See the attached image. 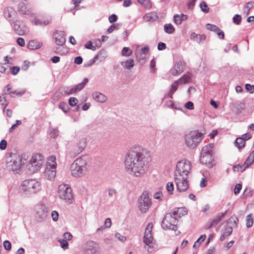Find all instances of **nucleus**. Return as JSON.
Returning <instances> with one entry per match:
<instances>
[{"mask_svg": "<svg viewBox=\"0 0 254 254\" xmlns=\"http://www.w3.org/2000/svg\"><path fill=\"white\" fill-rule=\"evenodd\" d=\"M109 21L110 23H114L117 21L118 17L115 14H112L109 17Z\"/></svg>", "mask_w": 254, "mask_h": 254, "instance_id": "nucleus-61", "label": "nucleus"}, {"mask_svg": "<svg viewBox=\"0 0 254 254\" xmlns=\"http://www.w3.org/2000/svg\"><path fill=\"white\" fill-rule=\"evenodd\" d=\"M11 89V86L10 84L7 85L6 86H5L4 88L3 89V92L5 94H10V97H14L15 96H22L24 92V91H20V92H17L16 91H10V89Z\"/></svg>", "mask_w": 254, "mask_h": 254, "instance_id": "nucleus-22", "label": "nucleus"}, {"mask_svg": "<svg viewBox=\"0 0 254 254\" xmlns=\"http://www.w3.org/2000/svg\"><path fill=\"white\" fill-rule=\"evenodd\" d=\"M36 217L39 221L45 220L49 214V210L44 205L40 204L35 208Z\"/></svg>", "mask_w": 254, "mask_h": 254, "instance_id": "nucleus-12", "label": "nucleus"}, {"mask_svg": "<svg viewBox=\"0 0 254 254\" xmlns=\"http://www.w3.org/2000/svg\"><path fill=\"white\" fill-rule=\"evenodd\" d=\"M152 205V201L148 193L143 192L139 197L138 201V208L142 213L147 212Z\"/></svg>", "mask_w": 254, "mask_h": 254, "instance_id": "nucleus-10", "label": "nucleus"}, {"mask_svg": "<svg viewBox=\"0 0 254 254\" xmlns=\"http://www.w3.org/2000/svg\"><path fill=\"white\" fill-rule=\"evenodd\" d=\"M245 89L250 93H253L254 92V85H251L249 83L246 84Z\"/></svg>", "mask_w": 254, "mask_h": 254, "instance_id": "nucleus-53", "label": "nucleus"}, {"mask_svg": "<svg viewBox=\"0 0 254 254\" xmlns=\"http://www.w3.org/2000/svg\"><path fill=\"white\" fill-rule=\"evenodd\" d=\"M200 7L201 10L205 13H207L209 11V8L208 7L207 3L204 1H202L200 3Z\"/></svg>", "mask_w": 254, "mask_h": 254, "instance_id": "nucleus-46", "label": "nucleus"}, {"mask_svg": "<svg viewBox=\"0 0 254 254\" xmlns=\"http://www.w3.org/2000/svg\"><path fill=\"white\" fill-rule=\"evenodd\" d=\"M88 82V79L87 78H85L82 82L78 84L77 85H76L74 87H72L70 89L65 90L64 91V93L67 95H70V94L76 93L78 92V91L81 90L85 87V86L87 84Z\"/></svg>", "mask_w": 254, "mask_h": 254, "instance_id": "nucleus-19", "label": "nucleus"}, {"mask_svg": "<svg viewBox=\"0 0 254 254\" xmlns=\"http://www.w3.org/2000/svg\"><path fill=\"white\" fill-rule=\"evenodd\" d=\"M164 29L165 32L168 34H172L175 31V28L174 26L170 23L165 24L164 26Z\"/></svg>", "mask_w": 254, "mask_h": 254, "instance_id": "nucleus-38", "label": "nucleus"}, {"mask_svg": "<svg viewBox=\"0 0 254 254\" xmlns=\"http://www.w3.org/2000/svg\"><path fill=\"white\" fill-rule=\"evenodd\" d=\"M254 162V150L249 155L246 160L245 161L244 165L245 168L249 167Z\"/></svg>", "mask_w": 254, "mask_h": 254, "instance_id": "nucleus-35", "label": "nucleus"}, {"mask_svg": "<svg viewBox=\"0 0 254 254\" xmlns=\"http://www.w3.org/2000/svg\"><path fill=\"white\" fill-rule=\"evenodd\" d=\"M58 241L61 244V248H63L64 250H66L68 248V243L67 241H66V240L60 239L58 240Z\"/></svg>", "mask_w": 254, "mask_h": 254, "instance_id": "nucleus-45", "label": "nucleus"}, {"mask_svg": "<svg viewBox=\"0 0 254 254\" xmlns=\"http://www.w3.org/2000/svg\"><path fill=\"white\" fill-rule=\"evenodd\" d=\"M107 52L104 50H101L99 53L94 57V61L96 62L99 60L100 62L104 61L107 57Z\"/></svg>", "mask_w": 254, "mask_h": 254, "instance_id": "nucleus-34", "label": "nucleus"}, {"mask_svg": "<svg viewBox=\"0 0 254 254\" xmlns=\"http://www.w3.org/2000/svg\"><path fill=\"white\" fill-rule=\"evenodd\" d=\"M22 159L20 156L16 154H13L6 158V165L7 168L15 173H18V171L22 166Z\"/></svg>", "mask_w": 254, "mask_h": 254, "instance_id": "nucleus-7", "label": "nucleus"}, {"mask_svg": "<svg viewBox=\"0 0 254 254\" xmlns=\"http://www.w3.org/2000/svg\"><path fill=\"white\" fill-rule=\"evenodd\" d=\"M132 54V51L127 47H124L122 51V54L124 56L128 57Z\"/></svg>", "mask_w": 254, "mask_h": 254, "instance_id": "nucleus-48", "label": "nucleus"}, {"mask_svg": "<svg viewBox=\"0 0 254 254\" xmlns=\"http://www.w3.org/2000/svg\"><path fill=\"white\" fill-rule=\"evenodd\" d=\"M17 12L12 7H6L3 11L4 16L6 18H10L15 16Z\"/></svg>", "mask_w": 254, "mask_h": 254, "instance_id": "nucleus-26", "label": "nucleus"}, {"mask_svg": "<svg viewBox=\"0 0 254 254\" xmlns=\"http://www.w3.org/2000/svg\"><path fill=\"white\" fill-rule=\"evenodd\" d=\"M58 194L59 197L69 204L72 202L73 194L72 190L69 185L62 184L58 187Z\"/></svg>", "mask_w": 254, "mask_h": 254, "instance_id": "nucleus-8", "label": "nucleus"}, {"mask_svg": "<svg viewBox=\"0 0 254 254\" xmlns=\"http://www.w3.org/2000/svg\"><path fill=\"white\" fill-rule=\"evenodd\" d=\"M13 27L15 32L18 35H24L28 31V27L22 21L16 20L13 23Z\"/></svg>", "mask_w": 254, "mask_h": 254, "instance_id": "nucleus-13", "label": "nucleus"}, {"mask_svg": "<svg viewBox=\"0 0 254 254\" xmlns=\"http://www.w3.org/2000/svg\"><path fill=\"white\" fill-rule=\"evenodd\" d=\"M166 190L170 194H172L173 193V191L174 190V187L173 182H168L167 184Z\"/></svg>", "mask_w": 254, "mask_h": 254, "instance_id": "nucleus-47", "label": "nucleus"}, {"mask_svg": "<svg viewBox=\"0 0 254 254\" xmlns=\"http://www.w3.org/2000/svg\"><path fill=\"white\" fill-rule=\"evenodd\" d=\"M233 21L236 25H240L242 21V16L240 14H235L233 17Z\"/></svg>", "mask_w": 254, "mask_h": 254, "instance_id": "nucleus-43", "label": "nucleus"}, {"mask_svg": "<svg viewBox=\"0 0 254 254\" xmlns=\"http://www.w3.org/2000/svg\"><path fill=\"white\" fill-rule=\"evenodd\" d=\"M238 219L237 217H231L227 220V224L222 229V234L220 237L221 241H224L228 236H230L233 231V227H237Z\"/></svg>", "mask_w": 254, "mask_h": 254, "instance_id": "nucleus-9", "label": "nucleus"}, {"mask_svg": "<svg viewBox=\"0 0 254 254\" xmlns=\"http://www.w3.org/2000/svg\"><path fill=\"white\" fill-rule=\"evenodd\" d=\"M87 162L82 157L76 159L71 165V175L73 177H78L85 174L87 171Z\"/></svg>", "mask_w": 254, "mask_h": 254, "instance_id": "nucleus-4", "label": "nucleus"}, {"mask_svg": "<svg viewBox=\"0 0 254 254\" xmlns=\"http://www.w3.org/2000/svg\"><path fill=\"white\" fill-rule=\"evenodd\" d=\"M21 121L19 120H17L16 121V123L10 127L9 129V132H12L13 130L15 129V128L21 124Z\"/></svg>", "mask_w": 254, "mask_h": 254, "instance_id": "nucleus-54", "label": "nucleus"}, {"mask_svg": "<svg viewBox=\"0 0 254 254\" xmlns=\"http://www.w3.org/2000/svg\"><path fill=\"white\" fill-rule=\"evenodd\" d=\"M59 107L65 113H66L69 111V108L66 102H61L59 105Z\"/></svg>", "mask_w": 254, "mask_h": 254, "instance_id": "nucleus-40", "label": "nucleus"}, {"mask_svg": "<svg viewBox=\"0 0 254 254\" xmlns=\"http://www.w3.org/2000/svg\"><path fill=\"white\" fill-rule=\"evenodd\" d=\"M78 102V100L75 97H70L68 100L69 105L71 107L75 106Z\"/></svg>", "mask_w": 254, "mask_h": 254, "instance_id": "nucleus-50", "label": "nucleus"}, {"mask_svg": "<svg viewBox=\"0 0 254 254\" xmlns=\"http://www.w3.org/2000/svg\"><path fill=\"white\" fill-rule=\"evenodd\" d=\"M178 219L172 212L167 213L162 221L161 226L164 230L176 231L178 229Z\"/></svg>", "mask_w": 254, "mask_h": 254, "instance_id": "nucleus-6", "label": "nucleus"}, {"mask_svg": "<svg viewBox=\"0 0 254 254\" xmlns=\"http://www.w3.org/2000/svg\"><path fill=\"white\" fill-rule=\"evenodd\" d=\"M244 165H235L233 167V170L235 172H238V171H241V172H243L246 168H243V167H244Z\"/></svg>", "mask_w": 254, "mask_h": 254, "instance_id": "nucleus-56", "label": "nucleus"}, {"mask_svg": "<svg viewBox=\"0 0 254 254\" xmlns=\"http://www.w3.org/2000/svg\"><path fill=\"white\" fill-rule=\"evenodd\" d=\"M153 224L149 223L147 225L144 233L143 242L144 244L149 248L153 247L154 238L152 236Z\"/></svg>", "mask_w": 254, "mask_h": 254, "instance_id": "nucleus-11", "label": "nucleus"}, {"mask_svg": "<svg viewBox=\"0 0 254 254\" xmlns=\"http://www.w3.org/2000/svg\"><path fill=\"white\" fill-rule=\"evenodd\" d=\"M18 11L21 14L28 15L31 13L29 9H27L25 3L23 2H20L18 6Z\"/></svg>", "mask_w": 254, "mask_h": 254, "instance_id": "nucleus-27", "label": "nucleus"}, {"mask_svg": "<svg viewBox=\"0 0 254 254\" xmlns=\"http://www.w3.org/2000/svg\"><path fill=\"white\" fill-rule=\"evenodd\" d=\"M172 212L179 219L183 216L186 215L188 211L186 208L178 207L174 208Z\"/></svg>", "mask_w": 254, "mask_h": 254, "instance_id": "nucleus-25", "label": "nucleus"}, {"mask_svg": "<svg viewBox=\"0 0 254 254\" xmlns=\"http://www.w3.org/2000/svg\"><path fill=\"white\" fill-rule=\"evenodd\" d=\"M205 38L206 36L204 34L200 35L192 32L190 35V39L198 44H200L202 41H204Z\"/></svg>", "mask_w": 254, "mask_h": 254, "instance_id": "nucleus-24", "label": "nucleus"}, {"mask_svg": "<svg viewBox=\"0 0 254 254\" xmlns=\"http://www.w3.org/2000/svg\"><path fill=\"white\" fill-rule=\"evenodd\" d=\"M115 237L118 239L119 241L123 242L126 240V237L124 236H122L119 233H116L115 235Z\"/></svg>", "mask_w": 254, "mask_h": 254, "instance_id": "nucleus-62", "label": "nucleus"}, {"mask_svg": "<svg viewBox=\"0 0 254 254\" xmlns=\"http://www.w3.org/2000/svg\"><path fill=\"white\" fill-rule=\"evenodd\" d=\"M206 28L207 30L215 32L218 31V30L219 29V28L216 25L209 23L206 25Z\"/></svg>", "mask_w": 254, "mask_h": 254, "instance_id": "nucleus-41", "label": "nucleus"}, {"mask_svg": "<svg viewBox=\"0 0 254 254\" xmlns=\"http://www.w3.org/2000/svg\"><path fill=\"white\" fill-rule=\"evenodd\" d=\"M206 238V235L205 234L201 235L199 238L193 244V247L194 248H198L200 245L201 242L204 241Z\"/></svg>", "mask_w": 254, "mask_h": 254, "instance_id": "nucleus-39", "label": "nucleus"}, {"mask_svg": "<svg viewBox=\"0 0 254 254\" xmlns=\"http://www.w3.org/2000/svg\"><path fill=\"white\" fill-rule=\"evenodd\" d=\"M86 146V139L85 138L80 139L76 145L74 147L71 153L74 156H76L81 153Z\"/></svg>", "mask_w": 254, "mask_h": 254, "instance_id": "nucleus-16", "label": "nucleus"}, {"mask_svg": "<svg viewBox=\"0 0 254 254\" xmlns=\"http://www.w3.org/2000/svg\"><path fill=\"white\" fill-rule=\"evenodd\" d=\"M200 162L206 165L208 168H212L213 165L212 162L213 161V154H204L200 155Z\"/></svg>", "mask_w": 254, "mask_h": 254, "instance_id": "nucleus-20", "label": "nucleus"}, {"mask_svg": "<svg viewBox=\"0 0 254 254\" xmlns=\"http://www.w3.org/2000/svg\"><path fill=\"white\" fill-rule=\"evenodd\" d=\"M55 165H50V166L47 165V167L45 171V175L49 180H52L55 178L56 174V167Z\"/></svg>", "mask_w": 254, "mask_h": 254, "instance_id": "nucleus-21", "label": "nucleus"}, {"mask_svg": "<svg viewBox=\"0 0 254 254\" xmlns=\"http://www.w3.org/2000/svg\"><path fill=\"white\" fill-rule=\"evenodd\" d=\"M43 156L40 153L33 155L30 160V164L35 170H39L43 165Z\"/></svg>", "mask_w": 254, "mask_h": 254, "instance_id": "nucleus-14", "label": "nucleus"}, {"mask_svg": "<svg viewBox=\"0 0 254 254\" xmlns=\"http://www.w3.org/2000/svg\"><path fill=\"white\" fill-rule=\"evenodd\" d=\"M254 6V2H248L245 5L244 8L245 9H247L248 13L250 9Z\"/></svg>", "mask_w": 254, "mask_h": 254, "instance_id": "nucleus-63", "label": "nucleus"}, {"mask_svg": "<svg viewBox=\"0 0 254 254\" xmlns=\"http://www.w3.org/2000/svg\"><path fill=\"white\" fill-rule=\"evenodd\" d=\"M92 96L96 101L100 103H104L107 100V97L104 94L97 91L93 92Z\"/></svg>", "mask_w": 254, "mask_h": 254, "instance_id": "nucleus-23", "label": "nucleus"}, {"mask_svg": "<svg viewBox=\"0 0 254 254\" xmlns=\"http://www.w3.org/2000/svg\"><path fill=\"white\" fill-rule=\"evenodd\" d=\"M227 210L223 213H218L210 222L213 224V226L217 225L225 216Z\"/></svg>", "mask_w": 254, "mask_h": 254, "instance_id": "nucleus-32", "label": "nucleus"}, {"mask_svg": "<svg viewBox=\"0 0 254 254\" xmlns=\"http://www.w3.org/2000/svg\"><path fill=\"white\" fill-rule=\"evenodd\" d=\"M53 38L55 43L59 46H63L64 45L66 39L65 33L63 31L56 30L53 33Z\"/></svg>", "mask_w": 254, "mask_h": 254, "instance_id": "nucleus-15", "label": "nucleus"}, {"mask_svg": "<svg viewBox=\"0 0 254 254\" xmlns=\"http://www.w3.org/2000/svg\"><path fill=\"white\" fill-rule=\"evenodd\" d=\"M40 190L39 182L34 179L23 181L20 186V190L25 194L35 193Z\"/></svg>", "mask_w": 254, "mask_h": 254, "instance_id": "nucleus-5", "label": "nucleus"}, {"mask_svg": "<svg viewBox=\"0 0 254 254\" xmlns=\"http://www.w3.org/2000/svg\"><path fill=\"white\" fill-rule=\"evenodd\" d=\"M213 144H209L204 147L201 149L200 155L205 154H213Z\"/></svg>", "mask_w": 254, "mask_h": 254, "instance_id": "nucleus-29", "label": "nucleus"}, {"mask_svg": "<svg viewBox=\"0 0 254 254\" xmlns=\"http://www.w3.org/2000/svg\"><path fill=\"white\" fill-rule=\"evenodd\" d=\"M56 158L55 156H51L48 158L49 162L47 163V165L50 166V165H55V167H57V163L56 162Z\"/></svg>", "mask_w": 254, "mask_h": 254, "instance_id": "nucleus-49", "label": "nucleus"}, {"mask_svg": "<svg viewBox=\"0 0 254 254\" xmlns=\"http://www.w3.org/2000/svg\"><path fill=\"white\" fill-rule=\"evenodd\" d=\"M203 138V134L198 131H191L184 136L185 144L190 149H195Z\"/></svg>", "mask_w": 254, "mask_h": 254, "instance_id": "nucleus-3", "label": "nucleus"}, {"mask_svg": "<svg viewBox=\"0 0 254 254\" xmlns=\"http://www.w3.org/2000/svg\"><path fill=\"white\" fill-rule=\"evenodd\" d=\"M246 221V225L248 228H250L253 226L254 221L252 214H249L247 216Z\"/></svg>", "mask_w": 254, "mask_h": 254, "instance_id": "nucleus-42", "label": "nucleus"}, {"mask_svg": "<svg viewBox=\"0 0 254 254\" xmlns=\"http://www.w3.org/2000/svg\"><path fill=\"white\" fill-rule=\"evenodd\" d=\"M185 66V62L180 61L176 62L174 66L170 69V73L174 76L180 74L184 71Z\"/></svg>", "mask_w": 254, "mask_h": 254, "instance_id": "nucleus-17", "label": "nucleus"}, {"mask_svg": "<svg viewBox=\"0 0 254 254\" xmlns=\"http://www.w3.org/2000/svg\"><path fill=\"white\" fill-rule=\"evenodd\" d=\"M121 64L125 68L130 69L134 65V61L132 59H129L125 62H122Z\"/></svg>", "mask_w": 254, "mask_h": 254, "instance_id": "nucleus-37", "label": "nucleus"}, {"mask_svg": "<svg viewBox=\"0 0 254 254\" xmlns=\"http://www.w3.org/2000/svg\"><path fill=\"white\" fill-rule=\"evenodd\" d=\"M181 84L180 82L178 81V80H176L172 83L171 85V88L168 94V97L170 98H173V95L175 92V91L177 90L179 85Z\"/></svg>", "mask_w": 254, "mask_h": 254, "instance_id": "nucleus-30", "label": "nucleus"}, {"mask_svg": "<svg viewBox=\"0 0 254 254\" xmlns=\"http://www.w3.org/2000/svg\"><path fill=\"white\" fill-rule=\"evenodd\" d=\"M85 47L86 49H90L92 51H95L96 50V47L92 45V42L90 41H88L87 44L85 45Z\"/></svg>", "mask_w": 254, "mask_h": 254, "instance_id": "nucleus-59", "label": "nucleus"}, {"mask_svg": "<svg viewBox=\"0 0 254 254\" xmlns=\"http://www.w3.org/2000/svg\"><path fill=\"white\" fill-rule=\"evenodd\" d=\"M236 146L238 148L239 150L242 149L245 146L246 141L242 137H238L235 140Z\"/></svg>", "mask_w": 254, "mask_h": 254, "instance_id": "nucleus-36", "label": "nucleus"}, {"mask_svg": "<svg viewBox=\"0 0 254 254\" xmlns=\"http://www.w3.org/2000/svg\"><path fill=\"white\" fill-rule=\"evenodd\" d=\"M85 254H100L99 248L96 246V244L93 241H89L86 243L85 247Z\"/></svg>", "mask_w": 254, "mask_h": 254, "instance_id": "nucleus-18", "label": "nucleus"}, {"mask_svg": "<svg viewBox=\"0 0 254 254\" xmlns=\"http://www.w3.org/2000/svg\"><path fill=\"white\" fill-rule=\"evenodd\" d=\"M234 107L236 109V113L237 114H240L242 110L245 108V105L243 103H240L234 105Z\"/></svg>", "mask_w": 254, "mask_h": 254, "instance_id": "nucleus-44", "label": "nucleus"}, {"mask_svg": "<svg viewBox=\"0 0 254 254\" xmlns=\"http://www.w3.org/2000/svg\"><path fill=\"white\" fill-rule=\"evenodd\" d=\"M117 193L116 190L115 189L109 188L108 189V194L110 197H116Z\"/></svg>", "mask_w": 254, "mask_h": 254, "instance_id": "nucleus-58", "label": "nucleus"}, {"mask_svg": "<svg viewBox=\"0 0 254 254\" xmlns=\"http://www.w3.org/2000/svg\"><path fill=\"white\" fill-rule=\"evenodd\" d=\"M20 70V67L17 66H14L10 68V71L11 73L15 75L18 73Z\"/></svg>", "mask_w": 254, "mask_h": 254, "instance_id": "nucleus-57", "label": "nucleus"}, {"mask_svg": "<svg viewBox=\"0 0 254 254\" xmlns=\"http://www.w3.org/2000/svg\"><path fill=\"white\" fill-rule=\"evenodd\" d=\"M150 161L149 152L139 145H134L127 152L125 166L130 175L138 177L147 171Z\"/></svg>", "mask_w": 254, "mask_h": 254, "instance_id": "nucleus-1", "label": "nucleus"}, {"mask_svg": "<svg viewBox=\"0 0 254 254\" xmlns=\"http://www.w3.org/2000/svg\"><path fill=\"white\" fill-rule=\"evenodd\" d=\"M3 247L6 250H10L11 249V243L8 240L4 241L3 242Z\"/></svg>", "mask_w": 254, "mask_h": 254, "instance_id": "nucleus-55", "label": "nucleus"}, {"mask_svg": "<svg viewBox=\"0 0 254 254\" xmlns=\"http://www.w3.org/2000/svg\"><path fill=\"white\" fill-rule=\"evenodd\" d=\"M174 21L175 23L177 25H180L182 23L181 18L179 14H175L174 15Z\"/></svg>", "mask_w": 254, "mask_h": 254, "instance_id": "nucleus-51", "label": "nucleus"}, {"mask_svg": "<svg viewBox=\"0 0 254 254\" xmlns=\"http://www.w3.org/2000/svg\"><path fill=\"white\" fill-rule=\"evenodd\" d=\"M54 221L56 222L59 218V213L57 211H53L51 214Z\"/></svg>", "mask_w": 254, "mask_h": 254, "instance_id": "nucleus-64", "label": "nucleus"}, {"mask_svg": "<svg viewBox=\"0 0 254 254\" xmlns=\"http://www.w3.org/2000/svg\"><path fill=\"white\" fill-rule=\"evenodd\" d=\"M185 107L188 110H193L194 109L193 103L191 101H188L185 104Z\"/></svg>", "mask_w": 254, "mask_h": 254, "instance_id": "nucleus-60", "label": "nucleus"}, {"mask_svg": "<svg viewBox=\"0 0 254 254\" xmlns=\"http://www.w3.org/2000/svg\"><path fill=\"white\" fill-rule=\"evenodd\" d=\"M43 43L42 42L35 40H31L29 41L27 47L30 50H37L40 49Z\"/></svg>", "mask_w": 254, "mask_h": 254, "instance_id": "nucleus-31", "label": "nucleus"}, {"mask_svg": "<svg viewBox=\"0 0 254 254\" xmlns=\"http://www.w3.org/2000/svg\"><path fill=\"white\" fill-rule=\"evenodd\" d=\"M191 170L190 162L186 160L178 162L174 172L175 181L177 190L184 192L189 188L188 174Z\"/></svg>", "mask_w": 254, "mask_h": 254, "instance_id": "nucleus-2", "label": "nucleus"}, {"mask_svg": "<svg viewBox=\"0 0 254 254\" xmlns=\"http://www.w3.org/2000/svg\"><path fill=\"white\" fill-rule=\"evenodd\" d=\"M242 188V185L241 184H237L235 186L234 189V193L235 195H237L240 192Z\"/></svg>", "mask_w": 254, "mask_h": 254, "instance_id": "nucleus-52", "label": "nucleus"}, {"mask_svg": "<svg viewBox=\"0 0 254 254\" xmlns=\"http://www.w3.org/2000/svg\"><path fill=\"white\" fill-rule=\"evenodd\" d=\"M143 19L145 21L147 22H153L158 19V16L157 14V13L155 12H152L146 14L144 16Z\"/></svg>", "mask_w": 254, "mask_h": 254, "instance_id": "nucleus-28", "label": "nucleus"}, {"mask_svg": "<svg viewBox=\"0 0 254 254\" xmlns=\"http://www.w3.org/2000/svg\"><path fill=\"white\" fill-rule=\"evenodd\" d=\"M192 75L191 73L188 72L184 74L182 77L178 79V81L181 84H186L190 83L191 81Z\"/></svg>", "mask_w": 254, "mask_h": 254, "instance_id": "nucleus-33", "label": "nucleus"}]
</instances>
